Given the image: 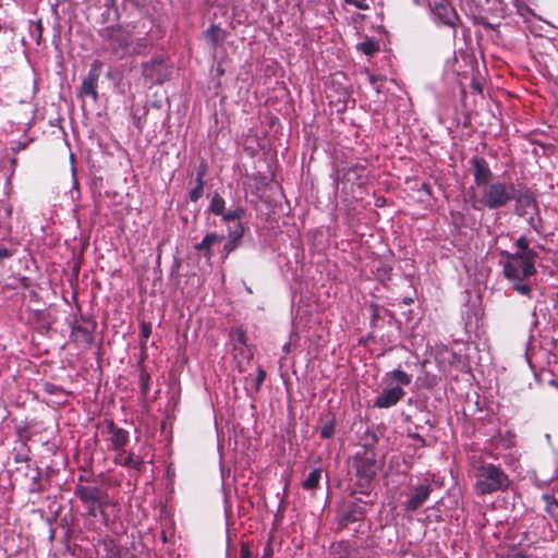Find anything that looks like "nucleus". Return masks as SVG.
I'll return each mask as SVG.
<instances>
[{"label":"nucleus","instance_id":"1","mask_svg":"<svg viewBox=\"0 0 558 558\" xmlns=\"http://www.w3.org/2000/svg\"><path fill=\"white\" fill-rule=\"evenodd\" d=\"M412 383V375L400 368L387 372L383 377L385 388L374 400V407L378 409H389L395 407L404 396V386Z\"/></svg>","mask_w":558,"mask_h":558},{"label":"nucleus","instance_id":"2","mask_svg":"<svg viewBox=\"0 0 558 558\" xmlns=\"http://www.w3.org/2000/svg\"><path fill=\"white\" fill-rule=\"evenodd\" d=\"M353 468L355 470L356 483L360 488L359 493L367 495L366 488L371 485L376 475V453L372 449H365L356 452L353 457Z\"/></svg>","mask_w":558,"mask_h":558},{"label":"nucleus","instance_id":"3","mask_svg":"<svg viewBox=\"0 0 558 558\" xmlns=\"http://www.w3.org/2000/svg\"><path fill=\"white\" fill-rule=\"evenodd\" d=\"M508 485L506 474L494 464L483 465L477 473L476 490L481 495L490 494Z\"/></svg>","mask_w":558,"mask_h":558},{"label":"nucleus","instance_id":"4","mask_svg":"<svg viewBox=\"0 0 558 558\" xmlns=\"http://www.w3.org/2000/svg\"><path fill=\"white\" fill-rule=\"evenodd\" d=\"M513 198H517L518 204L521 203V198L517 196V190L512 184L507 185L496 182L485 186L481 202L484 206L494 209L504 206Z\"/></svg>","mask_w":558,"mask_h":558},{"label":"nucleus","instance_id":"5","mask_svg":"<svg viewBox=\"0 0 558 558\" xmlns=\"http://www.w3.org/2000/svg\"><path fill=\"white\" fill-rule=\"evenodd\" d=\"M502 274L512 288L523 294V255L501 253Z\"/></svg>","mask_w":558,"mask_h":558},{"label":"nucleus","instance_id":"6","mask_svg":"<svg viewBox=\"0 0 558 558\" xmlns=\"http://www.w3.org/2000/svg\"><path fill=\"white\" fill-rule=\"evenodd\" d=\"M428 8L437 24L456 28L461 23L460 17L450 0L428 1Z\"/></svg>","mask_w":558,"mask_h":558},{"label":"nucleus","instance_id":"7","mask_svg":"<svg viewBox=\"0 0 558 558\" xmlns=\"http://www.w3.org/2000/svg\"><path fill=\"white\" fill-rule=\"evenodd\" d=\"M356 493V490H353L351 493L352 499L344 502L343 512L339 520L343 526L363 520L366 513L367 501L355 497Z\"/></svg>","mask_w":558,"mask_h":558},{"label":"nucleus","instance_id":"8","mask_svg":"<svg viewBox=\"0 0 558 558\" xmlns=\"http://www.w3.org/2000/svg\"><path fill=\"white\" fill-rule=\"evenodd\" d=\"M143 76L151 84H162L169 78V71L165 59L160 56L151 58L142 64Z\"/></svg>","mask_w":558,"mask_h":558},{"label":"nucleus","instance_id":"9","mask_svg":"<svg viewBox=\"0 0 558 558\" xmlns=\"http://www.w3.org/2000/svg\"><path fill=\"white\" fill-rule=\"evenodd\" d=\"M433 489V485L429 483L412 486L407 494L408 499L403 502L405 512L413 513L420 509L429 498Z\"/></svg>","mask_w":558,"mask_h":558},{"label":"nucleus","instance_id":"10","mask_svg":"<svg viewBox=\"0 0 558 558\" xmlns=\"http://www.w3.org/2000/svg\"><path fill=\"white\" fill-rule=\"evenodd\" d=\"M102 62L100 60H94L90 64L87 75L83 78L80 95L90 96L94 101L98 100V81L101 75Z\"/></svg>","mask_w":558,"mask_h":558},{"label":"nucleus","instance_id":"11","mask_svg":"<svg viewBox=\"0 0 558 558\" xmlns=\"http://www.w3.org/2000/svg\"><path fill=\"white\" fill-rule=\"evenodd\" d=\"M83 324L75 323L72 325L71 335L77 336L78 340L86 347H90L94 343V332L97 328V323L87 317H81Z\"/></svg>","mask_w":558,"mask_h":558},{"label":"nucleus","instance_id":"12","mask_svg":"<svg viewBox=\"0 0 558 558\" xmlns=\"http://www.w3.org/2000/svg\"><path fill=\"white\" fill-rule=\"evenodd\" d=\"M525 219L536 233L543 232V222L538 215L537 203L527 191H525Z\"/></svg>","mask_w":558,"mask_h":558},{"label":"nucleus","instance_id":"13","mask_svg":"<svg viewBox=\"0 0 558 558\" xmlns=\"http://www.w3.org/2000/svg\"><path fill=\"white\" fill-rule=\"evenodd\" d=\"M74 495L84 504H93L102 501L105 494L98 486H88L77 484L74 489Z\"/></svg>","mask_w":558,"mask_h":558},{"label":"nucleus","instance_id":"14","mask_svg":"<svg viewBox=\"0 0 558 558\" xmlns=\"http://www.w3.org/2000/svg\"><path fill=\"white\" fill-rule=\"evenodd\" d=\"M470 162L472 165L475 183L478 186H486L492 178V171L487 161L483 157L475 156Z\"/></svg>","mask_w":558,"mask_h":558},{"label":"nucleus","instance_id":"15","mask_svg":"<svg viewBox=\"0 0 558 558\" xmlns=\"http://www.w3.org/2000/svg\"><path fill=\"white\" fill-rule=\"evenodd\" d=\"M223 240V235H219L215 232L207 233L204 239L194 245V250L202 253L203 256L209 260L213 257L211 247Z\"/></svg>","mask_w":558,"mask_h":558},{"label":"nucleus","instance_id":"16","mask_svg":"<svg viewBox=\"0 0 558 558\" xmlns=\"http://www.w3.org/2000/svg\"><path fill=\"white\" fill-rule=\"evenodd\" d=\"M107 432L111 436L110 440L113 449L118 450L123 448L129 441V433L123 428L114 425L113 421L107 422Z\"/></svg>","mask_w":558,"mask_h":558},{"label":"nucleus","instance_id":"17","mask_svg":"<svg viewBox=\"0 0 558 558\" xmlns=\"http://www.w3.org/2000/svg\"><path fill=\"white\" fill-rule=\"evenodd\" d=\"M364 171H365V168L361 165H354L349 168H343L341 170L342 179L347 182L362 185L364 183V179H365Z\"/></svg>","mask_w":558,"mask_h":558},{"label":"nucleus","instance_id":"18","mask_svg":"<svg viewBox=\"0 0 558 558\" xmlns=\"http://www.w3.org/2000/svg\"><path fill=\"white\" fill-rule=\"evenodd\" d=\"M206 39L213 47L221 45L227 38V32L221 29L218 25H211L205 33Z\"/></svg>","mask_w":558,"mask_h":558},{"label":"nucleus","instance_id":"19","mask_svg":"<svg viewBox=\"0 0 558 558\" xmlns=\"http://www.w3.org/2000/svg\"><path fill=\"white\" fill-rule=\"evenodd\" d=\"M34 475L31 478V483L28 485V493L38 494L46 489L43 483V471L40 468L36 466L34 469Z\"/></svg>","mask_w":558,"mask_h":558},{"label":"nucleus","instance_id":"20","mask_svg":"<svg viewBox=\"0 0 558 558\" xmlns=\"http://www.w3.org/2000/svg\"><path fill=\"white\" fill-rule=\"evenodd\" d=\"M245 215V209L242 206H238L234 209L226 210L220 216L227 226L241 221Z\"/></svg>","mask_w":558,"mask_h":558},{"label":"nucleus","instance_id":"21","mask_svg":"<svg viewBox=\"0 0 558 558\" xmlns=\"http://www.w3.org/2000/svg\"><path fill=\"white\" fill-rule=\"evenodd\" d=\"M320 478H322V469L320 468L314 469L310 472L307 477L303 481L302 487L306 490H313L318 486Z\"/></svg>","mask_w":558,"mask_h":558},{"label":"nucleus","instance_id":"22","mask_svg":"<svg viewBox=\"0 0 558 558\" xmlns=\"http://www.w3.org/2000/svg\"><path fill=\"white\" fill-rule=\"evenodd\" d=\"M225 209H226V202H225L223 197L220 196V194L215 193L210 201L208 210L216 216H220L221 214H223Z\"/></svg>","mask_w":558,"mask_h":558},{"label":"nucleus","instance_id":"23","mask_svg":"<svg viewBox=\"0 0 558 558\" xmlns=\"http://www.w3.org/2000/svg\"><path fill=\"white\" fill-rule=\"evenodd\" d=\"M245 228L241 221L228 226L229 238L242 242Z\"/></svg>","mask_w":558,"mask_h":558},{"label":"nucleus","instance_id":"24","mask_svg":"<svg viewBox=\"0 0 558 558\" xmlns=\"http://www.w3.org/2000/svg\"><path fill=\"white\" fill-rule=\"evenodd\" d=\"M357 49L366 56H373L376 51H378L379 46L377 41L373 39H366L357 45Z\"/></svg>","mask_w":558,"mask_h":558},{"label":"nucleus","instance_id":"25","mask_svg":"<svg viewBox=\"0 0 558 558\" xmlns=\"http://www.w3.org/2000/svg\"><path fill=\"white\" fill-rule=\"evenodd\" d=\"M533 259L534 253L529 250L527 244L525 243V278L533 276L536 272Z\"/></svg>","mask_w":558,"mask_h":558},{"label":"nucleus","instance_id":"26","mask_svg":"<svg viewBox=\"0 0 558 558\" xmlns=\"http://www.w3.org/2000/svg\"><path fill=\"white\" fill-rule=\"evenodd\" d=\"M543 499L546 502V510L555 517H558V500L554 495L544 494Z\"/></svg>","mask_w":558,"mask_h":558},{"label":"nucleus","instance_id":"27","mask_svg":"<svg viewBox=\"0 0 558 558\" xmlns=\"http://www.w3.org/2000/svg\"><path fill=\"white\" fill-rule=\"evenodd\" d=\"M336 423L335 420H330L326 422L320 428V437L324 439H329L335 435Z\"/></svg>","mask_w":558,"mask_h":558},{"label":"nucleus","instance_id":"28","mask_svg":"<svg viewBox=\"0 0 558 558\" xmlns=\"http://www.w3.org/2000/svg\"><path fill=\"white\" fill-rule=\"evenodd\" d=\"M122 464L130 469L140 470L143 464V461L138 457H135L134 454L130 453L124 458Z\"/></svg>","mask_w":558,"mask_h":558},{"label":"nucleus","instance_id":"29","mask_svg":"<svg viewBox=\"0 0 558 558\" xmlns=\"http://www.w3.org/2000/svg\"><path fill=\"white\" fill-rule=\"evenodd\" d=\"M241 245L240 241L233 240L229 238V240L225 243L223 250H222V258H227L230 253H232L234 250H236Z\"/></svg>","mask_w":558,"mask_h":558},{"label":"nucleus","instance_id":"30","mask_svg":"<svg viewBox=\"0 0 558 558\" xmlns=\"http://www.w3.org/2000/svg\"><path fill=\"white\" fill-rule=\"evenodd\" d=\"M84 506L87 509V514L89 517L96 518L99 511L102 512L104 500L98 501V502L87 504Z\"/></svg>","mask_w":558,"mask_h":558},{"label":"nucleus","instance_id":"31","mask_svg":"<svg viewBox=\"0 0 558 558\" xmlns=\"http://www.w3.org/2000/svg\"><path fill=\"white\" fill-rule=\"evenodd\" d=\"M150 335H151V326H150V324L143 322L141 324V331H140L141 344L142 345L145 344V342L147 341V339L149 338Z\"/></svg>","mask_w":558,"mask_h":558},{"label":"nucleus","instance_id":"32","mask_svg":"<svg viewBox=\"0 0 558 558\" xmlns=\"http://www.w3.org/2000/svg\"><path fill=\"white\" fill-rule=\"evenodd\" d=\"M160 537L163 544L171 543L174 537V529L172 525L165 526L160 533Z\"/></svg>","mask_w":558,"mask_h":558},{"label":"nucleus","instance_id":"33","mask_svg":"<svg viewBox=\"0 0 558 558\" xmlns=\"http://www.w3.org/2000/svg\"><path fill=\"white\" fill-rule=\"evenodd\" d=\"M267 376L266 371L263 368V366L258 365L257 367V376L255 378V391L258 392L262 388V385Z\"/></svg>","mask_w":558,"mask_h":558},{"label":"nucleus","instance_id":"34","mask_svg":"<svg viewBox=\"0 0 558 558\" xmlns=\"http://www.w3.org/2000/svg\"><path fill=\"white\" fill-rule=\"evenodd\" d=\"M206 170H207V167L204 163H202L198 167L197 172H196V179H195L196 185L195 186L204 189V185H205L204 177L206 174Z\"/></svg>","mask_w":558,"mask_h":558},{"label":"nucleus","instance_id":"35","mask_svg":"<svg viewBox=\"0 0 558 558\" xmlns=\"http://www.w3.org/2000/svg\"><path fill=\"white\" fill-rule=\"evenodd\" d=\"M43 32H44V26L40 21H38L31 29V35L33 38H35L37 44H40Z\"/></svg>","mask_w":558,"mask_h":558},{"label":"nucleus","instance_id":"36","mask_svg":"<svg viewBox=\"0 0 558 558\" xmlns=\"http://www.w3.org/2000/svg\"><path fill=\"white\" fill-rule=\"evenodd\" d=\"M505 3L507 7H513L518 15L523 16V0H505Z\"/></svg>","mask_w":558,"mask_h":558},{"label":"nucleus","instance_id":"37","mask_svg":"<svg viewBox=\"0 0 558 558\" xmlns=\"http://www.w3.org/2000/svg\"><path fill=\"white\" fill-rule=\"evenodd\" d=\"M204 189L195 186L189 193L191 202H197L203 196Z\"/></svg>","mask_w":558,"mask_h":558},{"label":"nucleus","instance_id":"38","mask_svg":"<svg viewBox=\"0 0 558 558\" xmlns=\"http://www.w3.org/2000/svg\"><path fill=\"white\" fill-rule=\"evenodd\" d=\"M118 32V28L114 26H109L100 31V36L106 39H113L114 34Z\"/></svg>","mask_w":558,"mask_h":558},{"label":"nucleus","instance_id":"39","mask_svg":"<svg viewBox=\"0 0 558 558\" xmlns=\"http://www.w3.org/2000/svg\"><path fill=\"white\" fill-rule=\"evenodd\" d=\"M13 460H14L15 463L28 462L29 461V457L25 452L15 451L14 454H13Z\"/></svg>","mask_w":558,"mask_h":558},{"label":"nucleus","instance_id":"40","mask_svg":"<svg viewBox=\"0 0 558 558\" xmlns=\"http://www.w3.org/2000/svg\"><path fill=\"white\" fill-rule=\"evenodd\" d=\"M13 250H10L3 245H0V263L13 256Z\"/></svg>","mask_w":558,"mask_h":558},{"label":"nucleus","instance_id":"41","mask_svg":"<svg viewBox=\"0 0 558 558\" xmlns=\"http://www.w3.org/2000/svg\"><path fill=\"white\" fill-rule=\"evenodd\" d=\"M379 81H384V77L374 74L369 75V82L377 93H380V86L378 85Z\"/></svg>","mask_w":558,"mask_h":558},{"label":"nucleus","instance_id":"42","mask_svg":"<svg viewBox=\"0 0 558 558\" xmlns=\"http://www.w3.org/2000/svg\"><path fill=\"white\" fill-rule=\"evenodd\" d=\"M408 436L411 439L421 442L422 446H425V439L418 433H409Z\"/></svg>","mask_w":558,"mask_h":558},{"label":"nucleus","instance_id":"43","mask_svg":"<svg viewBox=\"0 0 558 558\" xmlns=\"http://www.w3.org/2000/svg\"><path fill=\"white\" fill-rule=\"evenodd\" d=\"M386 204H387V199L385 196H383V195L376 196V198H375L376 207L380 208V207H384Z\"/></svg>","mask_w":558,"mask_h":558},{"label":"nucleus","instance_id":"44","mask_svg":"<svg viewBox=\"0 0 558 558\" xmlns=\"http://www.w3.org/2000/svg\"><path fill=\"white\" fill-rule=\"evenodd\" d=\"M517 247H518V251L515 254H520V255H523V243H524V240H523V235H520L518 239H517Z\"/></svg>","mask_w":558,"mask_h":558},{"label":"nucleus","instance_id":"45","mask_svg":"<svg viewBox=\"0 0 558 558\" xmlns=\"http://www.w3.org/2000/svg\"><path fill=\"white\" fill-rule=\"evenodd\" d=\"M148 379H149L148 375L141 376L142 389H143L144 393H146L148 390Z\"/></svg>","mask_w":558,"mask_h":558},{"label":"nucleus","instance_id":"46","mask_svg":"<svg viewBox=\"0 0 558 558\" xmlns=\"http://www.w3.org/2000/svg\"><path fill=\"white\" fill-rule=\"evenodd\" d=\"M241 558H251V551L245 545L241 547Z\"/></svg>","mask_w":558,"mask_h":558},{"label":"nucleus","instance_id":"47","mask_svg":"<svg viewBox=\"0 0 558 558\" xmlns=\"http://www.w3.org/2000/svg\"><path fill=\"white\" fill-rule=\"evenodd\" d=\"M353 5H355L360 10H367L368 5L363 0H356Z\"/></svg>","mask_w":558,"mask_h":558},{"label":"nucleus","instance_id":"48","mask_svg":"<svg viewBox=\"0 0 558 558\" xmlns=\"http://www.w3.org/2000/svg\"><path fill=\"white\" fill-rule=\"evenodd\" d=\"M180 266H181L180 259L175 258L174 263L171 267V275H174L179 270Z\"/></svg>","mask_w":558,"mask_h":558},{"label":"nucleus","instance_id":"49","mask_svg":"<svg viewBox=\"0 0 558 558\" xmlns=\"http://www.w3.org/2000/svg\"><path fill=\"white\" fill-rule=\"evenodd\" d=\"M472 88L474 92H476L478 94L482 93V84L477 81L472 82Z\"/></svg>","mask_w":558,"mask_h":558},{"label":"nucleus","instance_id":"50","mask_svg":"<svg viewBox=\"0 0 558 558\" xmlns=\"http://www.w3.org/2000/svg\"><path fill=\"white\" fill-rule=\"evenodd\" d=\"M105 5L108 9H117V0H105Z\"/></svg>","mask_w":558,"mask_h":558},{"label":"nucleus","instance_id":"51","mask_svg":"<svg viewBox=\"0 0 558 558\" xmlns=\"http://www.w3.org/2000/svg\"><path fill=\"white\" fill-rule=\"evenodd\" d=\"M423 422H424V424L428 425L430 428H433L435 426V423L430 420L429 415H427Z\"/></svg>","mask_w":558,"mask_h":558},{"label":"nucleus","instance_id":"52","mask_svg":"<svg viewBox=\"0 0 558 558\" xmlns=\"http://www.w3.org/2000/svg\"><path fill=\"white\" fill-rule=\"evenodd\" d=\"M244 338H245V337H244V335H243V333H240V335L238 336V342H239V344H244V343H245V342H244Z\"/></svg>","mask_w":558,"mask_h":558},{"label":"nucleus","instance_id":"53","mask_svg":"<svg viewBox=\"0 0 558 558\" xmlns=\"http://www.w3.org/2000/svg\"><path fill=\"white\" fill-rule=\"evenodd\" d=\"M403 303H404V304H407V305H409V304L413 303V299H411V298H404V299H403Z\"/></svg>","mask_w":558,"mask_h":558},{"label":"nucleus","instance_id":"54","mask_svg":"<svg viewBox=\"0 0 558 558\" xmlns=\"http://www.w3.org/2000/svg\"><path fill=\"white\" fill-rule=\"evenodd\" d=\"M422 189L425 190L428 194L430 193L429 186L426 183L423 184Z\"/></svg>","mask_w":558,"mask_h":558},{"label":"nucleus","instance_id":"55","mask_svg":"<svg viewBox=\"0 0 558 558\" xmlns=\"http://www.w3.org/2000/svg\"><path fill=\"white\" fill-rule=\"evenodd\" d=\"M524 291H525V296H530V288L526 284H525Z\"/></svg>","mask_w":558,"mask_h":558},{"label":"nucleus","instance_id":"56","mask_svg":"<svg viewBox=\"0 0 558 558\" xmlns=\"http://www.w3.org/2000/svg\"><path fill=\"white\" fill-rule=\"evenodd\" d=\"M517 211H518V214H519L520 216H522V215H523V211H522V209H521V207H520V206H517Z\"/></svg>","mask_w":558,"mask_h":558},{"label":"nucleus","instance_id":"57","mask_svg":"<svg viewBox=\"0 0 558 558\" xmlns=\"http://www.w3.org/2000/svg\"><path fill=\"white\" fill-rule=\"evenodd\" d=\"M550 384H551L553 386H555V387H557V388H558V383H557L556 380L551 379V380H550Z\"/></svg>","mask_w":558,"mask_h":558},{"label":"nucleus","instance_id":"58","mask_svg":"<svg viewBox=\"0 0 558 558\" xmlns=\"http://www.w3.org/2000/svg\"><path fill=\"white\" fill-rule=\"evenodd\" d=\"M349 4H353L356 0H344Z\"/></svg>","mask_w":558,"mask_h":558},{"label":"nucleus","instance_id":"59","mask_svg":"<svg viewBox=\"0 0 558 558\" xmlns=\"http://www.w3.org/2000/svg\"><path fill=\"white\" fill-rule=\"evenodd\" d=\"M413 2H414L416 5H421V4H422L421 0H413Z\"/></svg>","mask_w":558,"mask_h":558},{"label":"nucleus","instance_id":"60","mask_svg":"<svg viewBox=\"0 0 558 558\" xmlns=\"http://www.w3.org/2000/svg\"><path fill=\"white\" fill-rule=\"evenodd\" d=\"M471 326V323H465V328L468 329Z\"/></svg>","mask_w":558,"mask_h":558},{"label":"nucleus","instance_id":"61","mask_svg":"<svg viewBox=\"0 0 558 558\" xmlns=\"http://www.w3.org/2000/svg\"><path fill=\"white\" fill-rule=\"evenodd\" d=\"M218 72H219L220 74H223V70H222V69H218Z\"/></svg>","mask_w":558,"mask_h":558}]
</instances>
